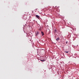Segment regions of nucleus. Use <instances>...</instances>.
Wrapping results in <instances>:
<instances>
[{
	"label": "nucleus",
	"mask_w": 79,
	"mask_h": 79,
	"mask_svg": "<svg viewBox=\"0 0 79 79\" xmlns=\"http://www.w3.org/2000/svg\"><path fill=\"white\" fill-rule=\"evenodd\" d=\"M57 30H55V32H57Z\"/></svg>",
	"instance_id": "obj_7"
},
{
	"label": "nucleus",
	"mask_w": 79,
	"mask_h": 79,
	"mask_svg": "<svg viewBox=\"0 0 79 79\" xmlns=\"http://www.w3.org/2000/svg\"><path fill=\"white\" fill-rule=\"evenodd\" d=\"M66 44H68V42H66Z\"/></svg>",
	"instance_id": "obj_8"
},
{
	"label": "nucleus",
	"mask_w": 79,
	"mask_h": 79,
	"mask_svg": "<svg viewBox=\"0 0 79 79\" xmlns=\"http://www.w3.org/2000/svg\"><path fill=\"white\" fill-rule=\"evenodd\" d=\"M40 61H45V60H41Z\"/></svg>",
	"instance_id": "obj_5"
},
{
	"label": "nucleus",
	"mask_w": 79,
	"mask_h": 79,
	"mask_svg": "<svg viewBox=\"0 0 79 79\" xmlns=\"http://www.w3.org/2000/svg\"><path fill=\"white\" fill-rule=\"evenodd\" d=\"M35 34L36 35H38L39 34H40V32L38 31H35Z\"/></svg>",
	"instance_id": "obj_1"
},
{
	"label": "nucleus",
	"mask_w": 79,
	"mask_h": 79,
	"mask_svg": "<svg viewBox=\"0 0 79 79\" xmlns=\"http://www.w3.org/2000/svg\"><path fill=\"white\" fill-rule=\"evenodd\" d=\"M36 17L38 18V19H39V16L38 15H36Z\"/></svg>",
	"instance_id": "obj_2"
},
{
	"label": "nucleus",
	"mask_w": 79,
	"mask_h": 79,
	"mask_svg": "<svg viewBox=\"0 0 79 79\" xmlns=\"http://www.w3.org/2000/svg\"><path fill=\"white\" fill-rule=\"evenodd\" d=\"M60 40V38L58 37L57 38L56 40Z\"/></svg>",
	"instance_id": "obj_4"
},
{
	"label": "nucleus",
	"mask_w": 79,
	"mask_h": 79,
	"mask_svg": "<svg viewBox=\"0 0 79 79\" xmlns=\"http://www.w3.org/2000/svg\"><path fill=\"white\" fill-rule=\"evenodd\" d=\"M41 33L42 35H44V32L41 31Z\"/></svg>",
	"instance_id": "obj_3"
},
{
	"label": "nucleus",
	"mask_w": 79,
	"mask_h": 79,
	"mask_svg": "<svg viewBox=\"0 0 79 79\" xmlns=\"http://www.w3.org/2000/svg\"><path fill=\"white\" fill-rule=\"evenodd\" d=\"M65 53H68L69 52L67 51H65Z\"/></svg>",
	"instance_id": "obj_6"
}]
</instances>
